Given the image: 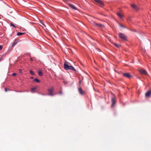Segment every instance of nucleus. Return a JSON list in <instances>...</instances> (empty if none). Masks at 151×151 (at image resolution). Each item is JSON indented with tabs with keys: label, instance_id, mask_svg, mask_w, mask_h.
Returning a JSON list of instances; mask_svg holds the SVG:
<instances>
[{
	"label": "nucleus",
	"instance_id": "1",
	"mask_svg": "<svg viewBox=\"0 0 151 151\" xmlns=\"http://www.w3.org/2000/svg\"><path fill=\"white\" fill-rule=\"evenodd\" d=\"M69 63L67 61H65L64 64V67L65 69L66 70H72L76 71V70L73 66L69 65Z\"/></svg>",
	"mask_w": 151,
	"mask_h": 151
},
{
	"label": "nucleus",
	"instance_id": "2",
	"mask_svg": "<svg viewBox=\"0 0 151 151\" xmlns=\"http://www.w3.org/2000/svg\"><path fill=\"white\" fill-rule=\"evenodd\" d=\"M119 37L122 40L126 41L127 40V37L125 34L123 33L119 32Z\"/></svg>",
	"mask_w": 151,
	"mask_h": 151
},
{
	"label": "nucleus",
	"instance_id": "3",
	"mask_svg": "<svg viewBox=\"0 0 151 151\" xmlns=\"http://www.w3.org/2000/svg\"><path fill=\"white\" fill-rule=\"evenodd\" d=\"M54 88L53 87H51L49 89H48L47 90L48 91V95L50 96H53V92L54 91Z\"/></svg>",
	"mask_w": 151,
	"mask_h": 151
},
{
	"label": "nucleus",
	"instance_id": "4",
	"mask_svg": "<svg viewBox=\"0 0 151 151\" xmlns=\"http://www.w3.org/2000/svg\"><path fill=\"white\" fill-rule=\"evenodd\" d=\"M91 24H93L94 26L98 27L100 28H101L103 27H104V26L101 24H98L93 21L92 22Z\"/></svg>",
	"mask_w": 151,
	"mask_h": 151
},
{
	"label": "nucleus",
	"instance_id": "5",
	"mask_svg": "<svg viewBox=\"0 0 151 151\" xmlns=\"http://www.w3.org/2000/svg\"><path fill=\"white\" fill-rule=\"evenodd\" d=\"M139 70L140 73L142 74H144L145 75H148L147 71L145 69H140Z\"/></svg>",
	"mask_w": 151,
	"mask_h": 151
},
{
	"label": "nucleus",
	"instance_id": "6",
	"mask_svg": "<svg viewBox=\"0 0 151 151\" xmlns=\"http://www.w3.org/2000/svg\"><path fill=\"white\" fill-rule=\"evenodd\" d=\"M123 76L128 78H130L132 77V76L129 73H124L123 74Z\"/></svg>",
	"mask_w": 151,
	"mask_h": 151
},
{
	"label": "nucleus",
	"instance_id": "7",
	"mask_svg": "<svg viewBox=\"0 0 151 151\" xmlns=\"http://www.w3.org/2000/svg\"><path fill=\"white\" fill-rule=\"evenodd\" d=\"M111 101L112 103L111 106L112 107H113L115 104L116 101V98L115 97H114L112 98Z\"/></svg>",
	"mask_w": 151,
	"mask_h": 151
},
{
	"label": "nucleus",
	"instance_id": "8",
	"mask_svg": "<svg viewBox=\"0 0 151 151\" xmlns=\"http://www.w3.org/2000/svg\"><path fill=\"white\" fill-rule=\"evenodd\" d=\"M151 94V90H149L145 94V96L146 97L149 98Z\"/></svg>",
	"mask_w": 151,
	"mask_h": 151
},
{
	"label": "nucleus",
	"instance_id": "9",
	"mask_svg": "<svg viewBox=\"0 0 151 151\" xmlns=\"http://www.w3.org/2000/svg\"><path fill=\"white\" fill-rule=\"evenodd\" d=\"M131 6L134 10H135L136 11H137L138 10L139 8L136 5L131 4Z\"/></svg>",
	"mask_w": 151,
	"mask_h": 151
},
{
	"label": "nucleus",
	"instance_id": "10",
	"mask_svg": "<svg viewBox=\"0 0 151 151\" xmlns=\"http://www.w3.org/2000/svg\"><path fill=\"white\" fill-rule=\"evenodd\" d=\"M96 2L99 3L101 6H104V4L101 0H94Z\"/></svg>",
	"mask_w": 151,
	"mask_h": 151
},
{
	"label": "nucleus",
	"instance_id": "11",
	"mask_svg": "<svg viewBox=\"0 0 151 151\" xmlns=\"http://www.w3.org/2000/svg\"><path fill=\"white\" fill-rule=\"evenodd\" d=\"M78 91L79 93L81 95L83 94V92L82 90V89L81 88H78Z\"/></svg>",
	"mask_w": 151,
	"mask_h": 151
},
{
	"label": "nucleus",
	"instance_id": "12",
	"mask_svg": "<svg viewBox=\"0 0 151 151\" xmlns=\"http://www.w3.org/2000/svg\"><path fill=\"white\" fill-rule=\"evenodd\" d=\"M69 6L71 7V8H73V9H76V7H75L73 5H72L71 4H69Z\"/></svg>",
	"mask_w": 151,
	"mask_h": 151
},
{
	"label": "nucleus",
	"instance_id": "13",
	"mask_svg": "<svg viewBox=\"0 0 151 151\" xmlns=\"http://www.w3.org/2000/svg\"><path fill=\"white\" fill-rule=\"evenodd\" d=\"M117 15L118 17H120V18H122L123 17V15L120 13H117Z\"/></svg>",
	"mask_w": 151,
	"mask_h": 151
},
{
	"label": "nucleus",
	"instance_id": "14",
	"mask_svg": "<svg viewBox=\"0 0 151 151\" xmlns=\"http://www.w3.org/2000/svg\"><path fill=\"white\" fill-rule=\"evenodd\" d=\"M24 34V33H21V32H18L17 34V36H20L21 35H22Z\"/></svg>",
	"mask_w": 151,
	"mask_h": 151
},
{
	"label": "nucleus",
	"instance_id": "15",
	"mask_svg": "<svg viewBox=\"0 0 151 151\" xmlns=\"http://www.w3.org/2000/svg\"><path fill=\"white\" fill-rule=\"evenodd\" d=\"M34 81H36V82H37V83H39L40 82V80H39V79H38L37 78H35L34 80Z\"/></svg>",
	"mask_w": 151,
	"mask_h": 151
},
{
	"label": "nucleus",
	"instance_id": "16",
	"mask_svg": "<svg viewBox=\"0 0 151 151\" xmlns=\"http://www.w3.org/2000/svg\"><path fill=\"white\" fill-rule=\"evenodd\" d=\"M38 74L40 76H41L42 75V72L41 71H39L38 72Z\"/></svg>",
	"mask_w": 151,
	"mask_h": 151
},
{
	"label": "nucleus",
	"instance_id": "17",
	"mask_svg": "<svg viewBox=\"0 0 151 151\" xmlns=\"http://www.w3.org/2000/svg\"><path fill=\"white\" fill-rule=\"evenodd\" d=\"M36 89V87H34L31 88V91L32 92H33Z\"/></svg>",
	"mask_w": 151,
	"mask_h": 151
},
{
	"label": "nucleus",
	"instance_id": "18",
	"mask_svg": "<svg viewBox=\"0 0 151 151\" xmlns=\"http://www.w3.org/2000/svg\"><path fill=\"white\" fill-rule=\"evenodd\" d=\"M119 26L121 27H122V28H123H123H126V27L125 26H124V25H122V24H119Z\"/></svg>",
	"mask_w": 151,
	"mask_h": 151
},
{
	"label": "nucleus",
	"instance_id": "19",
	"mask_svg": "<svg viewBox=\"0 0 151 151\" xmlns=\"http://www.w3.org/2000/svg\"><path fill=\"white\" fill-rule=\"evenodd\" d=\"M113 45H114V46L116 47H119V45L118 44H117L116 43H113Z\"/></svg>",
	"mask_w": 151,
	"mask_h": 151
},
{
	"label": "nucleus",
	"instance_id": "20",
	"mask_svg": "<svg viewBox=\"0 0 151 151\" xmlns=\"http://www.w3.org/2000/svg\"><path fill=\"white\" fill-rule=\"evenodd\" d=\"M29 72H30V73L32 75H35V73L32 70H30Z\"/></svg>",
	"mask_w": 151,
	"mask_h": 151
},
{
	"label": "nucleus",
	"instance_id": "21",
	"mask_svg": "<svg viewBox=\"0 0 151 151\" xmlns=\"http://www.w3.org/2000/svg\"><path fill=\"white\" fill-rule=\"evenodd\" d=\"M17 44V42H14L13 43V44L12 45V47H14L15 46V45Z\"/></svg>",
	"mask_w": 151,
	"mask_h": 151
},
{
	"label": "nucleus",
	"instance_id": "22",
	"mask_svg": "<svg viewBox=\"0 0 151 151\" xmlns=\"http://www.w3.org/2000/svg\"><path fill=\"white\" fill-rule=\"evenodd\" d=\"M10 25L11 26H12L14 27H16V26L14 25V24H12V23H11L10 24Z\"/></svg>",
	"mask_w": 151,
	"mask_h": 151
},
{
	"label": "nucleus",
	"instance_id": "23",
	"mask_svg": "<svg viewBox=\"0 0 151 151\" xmlns=\"http://www.w3.org/2000/svg\"><path fill=\"white\" fill-rule=\"evenodd\" d=\"M17 75V74L16 73H13L12 74V75L13 76H15Z\"/></svg>",
	"mask_w": 151,
	"mask_h": 151
},
{
	"label": "nucleus",
	"instance_id": "24",
	"mask_svg": "<svg viewBox=\"0 0 151 151\" xmlns=\"http://www.w3.org/2000/svg\"><path fill=\"white\" fill-rule=\"evenodd\" d=\"M3 48L2 45H0V50H1Z\"/></svg>",
	"mask_w": 151,
	"mask_h": 151
},
{
	"label": "nucleus",
	"instance_id": "25",
	"mask_svg": "<svg viewBox=\"0 0 151 151\" xmlns=\"http://www.w3.org/2000/svg\"><path fill=\"white\" fill-rule=\"evenodd\" d=\"M59 93L60 94H62V91H60L59 92Z\"/></svg>",
	"mask_w": 151,
	"mask_h": 151
},
{
	"label": "nucleus",
	"instance_id": "26",
	"mask_svg": "<svg viewBox=\"0 0 151 151\" xmlns=\"http://www.w3.org/2000/svg\"><path fill=\"white\" fill-rule=\"evenodd\" d=\"M5 92H7V89L6 88H5Z\"/></svg>",
	"mask_w": 151,
	"mask_h": 151
},
{
	"label": "nucleus",
	"instance_id": "27",
	"mask_svg": "<svg viewBox=\"0 0 151 151\" xmlns=\"http://www.w3.org/2000/svg\"><path fill=\"white\" fill-rule=\"evenodd\" d=\"M19 70L20 72L22 71V70L21 69H19Z\"/></svg>",
	"mask_w": 151,
	"mask_h": 151
},
{
	"label": "nucleus",
	"instance_id": "28",
	"mask_svg": "<svg viewBox=\"0 0 151 151\" xmlns=\"http://www.w3.org/2000/svg\"><path fill=\"white\" fill-rule=\"evenodd\" d=\"M30 60L31 61H33V59L32 58H30Z\"/></svg>",
	"mask_w": 151,
	"mask_h": 151
},
{
	"label": "nucleus",
	"instance_id": "29",
	"mask_svg": "<svg viewBox=\"0 0 151 151\" xmlns=\"http://www.w3.org/2000/svg\"><path fill=\"white\" fill-rule=\"evenodd\" d=\"M2 60V58H0V61L1 60Z\"/></svg>",
	"mask_w": 151,
	"mask_h": 151
},
{
	"label": "nucleus",
	"instance_id": "30",
	"mask_svg": "<svg viewBox=\"0 0 151 151\" xmlns=\"http://www.w3.org/2000/svg\"><path fill=\"white\" fill-rule=\"evenodd\" d=\"M79 84H80V83H81V81H79Z\"/></svg>",
	"mask_w": 151,
	"mask_h": 151
},
{
	"label": "nucleus",
	"instance_id": "31",
	"mask_svg": "<svg viewBox=\"0 0 151 151\" xmlns=\"http://www.w3.org/2000/svg\"><path fill=\"white\" fill-rule=\"evenodd\" d=\"M31 79H33V77H31Z\"/></svg>",
	"mask_w": 151,
	"mask_h": 151
}]
</instances>
